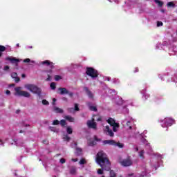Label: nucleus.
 Returning <instances> with one entry per match:
<instances>
[{
    "mask_svg": "<svg viewBox=\"0 0 177 177\" xmlns=\"http://www.w3.org/2000/svg\"><path fill=\"white\" fill-rule=\"evenodd\" d=\"M96 162L100 165L101 168L104 171H110L111 169V163L109 159L107 154L103 151H99L96 155Z\"/></svg>",
    "mask_w": 177,
    "mask_h": 177,
    "instance_id": "f257e3e1",
    "label": "nucleus"
},
{
    "mask_svg": "<svg viewBox=\"0 0 177 177\" xmlns=\"http://www.w3.org/2000/svg\"><path fill=\"white\" fill-rule=\"evenodd\" d=\"M24 86L26 89L30 91L32 93H35L36 95H38V96H41V93H42L41 88L35 84H25Z\"/></svg>",
    "mask_w": 177,
    "mask_h": 177,
    "instance_id": "f03ea898",
    "label": "nucleus"
},
{
    "mask_svg": "<svg viewBox=\"0 0 177 177\" xmlns=\"http://www.w3.org/2000/svg\"><path fill=\"white\" fill-rule=\"evenodd\" d=\"M86 74L91 78H97L99 77L97 70L93 68V67H87L86 68Z\"/></svg>",
    "mask_w": 177,
    "mask_h": 177,
    "instance_id": "7ed1b4c3",
    "label": "nucleus"
},
{
    "mask_svg": "<svg viewBox=\"0 0 177 177\" xmlns=\"http://www.w3.org/2000/svg\"><path fill=\"white\" fill-rule=\"evenodd\" d=\"M21 89V87L15 88V91L17 95H19V96H24V97H30V96H31V94H30V93L25 91H20Z\"/></svg>",
    "mask_w": 177,
    "mask_h": 177,
    "instance_id": "20e7f679",
    "label": "nucleus"
},
{
    "mask_svg": "<svg viewBox=\"0 0 177 177\" xmlns=\"http://www.w3.org/2000/svg\"><path fill=\"white\" fill-rule=\"evenodd\" d=\"M87 126L88 128H91L92 129H97V124H96V122H95V119L92 118L91 120L87 121Z\"/></svg>",
    "mask_w": 177,
    "mask_h": 177,
    "instance_id": "39448f33",
    "label": "nucleus"
},
{
    "mask_svg": "<svg viewBox=\"0 0 177 177\" xmlns=\"http://www.w3.org/2000/svg\"><path fill=\"white\" fill-rule=\"evenodd\" d=\"M122 167H131L132 165V160L129 158L124 159L120 162Z\"/></svg>",
    "mask_w": 177,
    "mask_h": 177,
    "instance_id": "423d86ee",
    "label": "nucleus"
},
{
    "mask_svg": "<svg viewBox=\"0 0 177 177\" xmlns=\"http://www.w3.org/2000/svg\"><path fill=\"white\" fill-rule=\"evenodd\" d=\"M174 124V120L171 118H166L165 120V125H162L163 128H165V127H172Z\"/></svg>",
    "mask_w": 177,
    "mask_h": 177,
    "instance_id": "0eeeda50",
    "label": "nucleus"
},
{
    "mask_svg": "<svg viewBox=\"0 0 177 177\" xmlns=\"http://www.w3.org/2000/svg\"><path fill=\"white\" fill-rule=\"evenodd\" d=\"M103 145H109V146H114L115 141L114 140H105L103 141Z\"/></svg>",
    "mask_w": 177,
    "mask_h": 177,
    "instance_id": "6e6552de",
    "label": "nucleus"
},
{
    "mask_svg": "<svg viewBox=\"0 0 177 177\" xmlns=\"http://www.w3.org/2000/svg\"><path fill=\"white\" fill-rule=\"evenodd\" d=\"M84 91L89 99H93V93H92V91H91L88 87H84Z\"/></svg>",
    "mask_w": 177,
    "mask_h": 177,
    "instance_id": "1a4fd4ad",
    "label": "nucleus"
},
{
    "mask_svg": "<svg viewBox=\"0 0 177 177\" xmlns=\"http://www.w3.org/2000/svg\"><path fill=\"white\" fill-rule=\"evenodd\" d=\"M105 128L106 129V132L108 133V136L113 138V136H114V133L113 132V130L110 129V126H106Z\"/></svg>",
    "mask_w": 177,
    "mask_h": 177,
    "instance_id": "9d476101",
    "label": "nucleus"
},
{
    "mask_svg": "<svg viewBox=\"0 0 177 177\" xmlns=\"http://www.w3.org/2000/svg\"><path fill=\"white\" fill-rule=\"evenodd\" d=\"M59 95H67V93H68L67 88L64 87L59 88Z\"/></svg>",
    "mask_w": 177,
    "mask_h": 177,
    "instance_id": "9b49d317",
    "label": "nucleus"
},
{
    "mask_svg": "<svg viewBox=\"0 0 177 177\" xmlns=\"http://www.w3.org/2000/svg\"><path fill=\"white\" fill-rule=\"evenodd\" d=\"M6 60H9V62H11V63H19V62H20V60H19V59L17 58H15V57H6Z\"/></svg>",
    "mask_w": 177,
    "mask_h": 177,
    "instance_id": "f8f14e48",
    "label": "nucleus"
},
{
    "mask_svg": "<svg viewBox=\"0 0 177 177\" xmlns=\"http://www.w3.org/2000/svg\"><path fill=\"white\" fill-rule=\"evenodd\" d=\"M108 124H109V125H111V127H113L114 125H115V124H118L117 122H115V120L111 118H109L107 120Z\"/></svg>",
    "mask_w": 177,
    "mask_h": 177,
    "instance_id": "ddd939ff",
    "label": "nucleus"
},
{
    "mask_svg": "<svg viewBox=\"0 0 177 177\" xmlns=\"http://www.w3.org/2000/svg\"><path fill=\"white\" fill-rule=\"evenodd\" d=\"M41 64L45 65L46 66H50L51 68H53V63L50 62V61L49 60H45L44 62H41Z\"/></svg>",
    "mask_w": 177,
    "mask_h": 177,
    "instance_id": "4468645a",
    "label": "nucleus"
},
{
    "mask_svg": "<svg viewBox=\"0 0 177 177\" xmlns=\"http://www.w3.org/2000/svg\"><path fill=\"white\" fill-rule=\"evenodd\" d=\"M87 106L91 111H97V108L95 106L91 105V102H88Z\"/></svg>",
    "mask_w": 177,
    "mask_h": 177,
    "instance_id": "2eb2a0df",
    "label": "nucleus"
},
{
    "mask_svg": "<svg viewBox=\"0 0 177 177\" xmlns=\"http://www.w3.org/2000/svg\"><path fill=\"white\" fill-rule=\"evenodd\" d=\"M53 111H55V113H59V114H62V113H64L63 109L57 106H54Z\"/></svg>",
    "mask_w": 177,
    "mask_h": 177,
    "instance_id": "dca6fc26",
    "label": "nucleus"
},
{
    "mask_svg": "<svg viewBox=\"0 0 177 177\" xmlns=\"http://www.w3.org/2000/svg\"><path fill=\"white\" fill-rule=\"evenodd\" d=\"M76 173H77V168L75 167V166H72L70 169V174L71 175H75Z\"/></svg>",
    "mask_w": 177,
    "mask_h": 177,
    "instance_id": "f3484780",
    "label": "nucleus"
},
{
    "mask_svg": "<svg viewBox=\"0 0 177 177\" xmlns=\"http://www.w3.org/2000/svg\"><path fill=\"white\" fill-rule=\"evenodd\" d=\"M75 154L78 156H82V149L77 147Z\"/></svg>",
    "mask_w": 177,
    "mask_h": 177,
    "instance_id": "a211bd4d",
    "label": "nucleus"
},
{
    "mask_svg": "<svg viewBox=\"0 0 177 177\" xmlns=\"http://www.w3.org/2000/svg\"><path fill=\"white\" fill-rule=\"evenodd\" d=\"M65 120L69 122H74V118L71 117V115L65 116Z\"/></svg>",
    "mask_w": 177,
    "mask_h": 177,
    "instance_id": "6ab92c4d",
    "label": "nucleus"
},
{
    "mask_svg": "<svg viewBox=\"0 0 177 177\" xmlns=\"http://www.w3.org/2000/svg\"><path fill=\"white\" fill-rule=\"evenodd\" d=\"M47 73L48 78L46 79V81H52V76H50V74H52V70L48 71Z\"/></svg>",
    "mask_w": 177,
    "mask_h": 177,
    "instance_id": "aec40b11",
    "label": "nucleus"
},
{
    "mask_svg": "<svg viewBox=\"0 0 177 177\" xmlns=\"http://www.w3.org/2000/svg\"><path fill=\"white\" fill-rule=\"evenodd\" d=\"M154 2H156L158 4V6H159V8H162V5H164V2L160 0H154Z\"/></svg>",
    "mask_w": 177,
    "mask_h": 177,
    "instance_id": "412c9836",
    "label": "nucleus"
},
{
    "mask_svg": "<svg viewBox=\"0 0 177 177\" xmlns=\"http://www.w3.org/2000/svg\"><path fill=\"white\" fill-rule=\"evenodd\" d=\"M114 146H118V147H119V149H122V147H124V144H122L120 142H117L115 141Z\"/></svg>",
    "mask_w": 177,
    "mask_h": 177,
    "instance_id": "4be33fe9",
    "label": "nucleus"
},
{
    "mask_svg": "<svg viewBox=\"0 0 177 177\" xmlns=\"http://www.w3.org/2000/svg\"><path fill=\"white\" fill-rule=\"evenodd\" d=\"M113 127V132H117V128H120V124L119 123H117V124H115Z\"/></svg>",
    "mask_w": 177,
    "mask_h": 177,
    "instance_id": "5701e85b",
    "label": "nucleus"
},
{
    "mask_svg": "<svg viewBox=\"0 0 177 177\" xmlns=\"http://www.w3.org/2000/svg\"><path fill=\"white\" fill-rule=\"evenodd\" d=\"M71 138L68 136V135H64L63 137V140H65L66 142H70Z\"/></svg>",
    "mask_w": 177,
    "mask_h": 177,
    "instance_id": "b1692460",
    "label": "nucleus"
},
{
    "mask_svg": "<svg viewBox=\"0 0 177 177\" xmlns=\"http://www.w3.org/2000/svg\"><path fill=\"white\" fill-rule=\"evenodd\" d=\"M66 132L68 135H71V133H73V129H71V127H68L66 128Z\"/></svg>",
    "mask_w": 177,
    "mask_h": 177,
    "instance_id": "393cba45",
    "label": "nucleus"
},
{
    "mask_svg": "<svg viewBox=\"0 0 177 177\" xmlns=\"http://www.w3.org/2000/svg\"><path fill=\"white\" fill-rule=\"evenodd\" d=\"M167 6L168 8H175V3L172 1L168 2Z\"/></svg>",
    "mask_w": 177,
    "mask_h": 177,
    "instance_id": "a878e982",
    "label": "nucleus"
},
{
    "mask_svg": "<svg viewBox=\"0 0 177 177\" xmlns=\"http://www.w3.org/2000/svg\"><path fill=\"white\" fill-rule=\"evenodd\" d=\"M59 124L61 127H66L67 125V122L64 120H61Z\"/></svg>",
    "mask_w": 177,
    "mask_h": 177,
    "instance_id": "bb28decb",
    "label": "nucleus"
},
{
    "mask_svg": "<svg viewBox=\"0 0 177 177\" xmlns=\"http://www.w3.org/2000/svg\"><path fill=\"white\" fill-rule=\"evenodd\" d=\"M50 88L51 89H53V91H55V89H56V83H55V82L50 83Z\"/></svg>",
    "mask_w": 177,
    "mask_h": 177,
    "instance_id": "cd10ccee",
    "label": "nucleus"
},
{
    "mask_svg": "<svg viewBox=\"0 0 177 177\" xmlns=\"http://www.w3.org/2000/svg\"><path fill=\"white\" fill-rule=\"evenodd\" d=\"M86 162V160L84 159V158H82L80 162H79V164L80 165H85V163Z\"/></svg>",
    "mask_w": 177,
    "mask_h": 177,
    "instance_id": "c85d7f7f",
    "label": "nucleus"
},
{
    "mask_svg": "<svg viewBox=\"0 0 177 177\" xmlns=\"http://www.w3.org/2000/svg\"><path fill=\"white\" fill-rule=\"evenodd\" d=\"M88 146H96V141L91 140L88 143Z\"/></svg>",
    "mask_w": 177,
    "mask_h": 177,
    "instance_id": "c756f323",
    "label": "nucleus"
},
{
    "mask_svg": "<svg viewBox=\"0 0 177 177\" xmlns=\"http://www.w3.org/2000/svg\"><path fill=\"white\" fill-rule=\"evenodd\" d=\"M5 50H6V47H5L4 46H1L0 45V52H5Z\"/></svg>",
    "mask_w": 177,
    "mask_h": 177,
    "instance_id": "7c9ffc66",
    "label": "nucleus"
},
{
    "mask_svg": "<svg viewBox=\"0 0 177 177\" xmlns=\"http://www.w3.org/2000/svg\"><path fill=\"white\" fill-rule=\"evenodd\" d=\"M55 81H60V80H62V76H60L59 75H56L55 76Z\"/></svg>",
    "mask_w": 177,
    "mask_h": 177,
    "instance_id": "2f4dec72",
    "label": "nucleus"
},
{
    "mask_svg": "<svg viewBox=\"0 0 177 177\" xmlns=\"http://www.w3.org/2000/svg\"><path fill=\"white\" fill-rule=\"evenodd\" d=\"M48 128H49L50 131H51L52 132H57L56 127H49Z\"/></svg>",
    "mask_w": 177,
    "mask_h": 177,
    "instance_id": "473e14b6",
    "label": "nucleus"
},
{
    "mask_svg": "<svg viewBox=\"0 0 177 177\" xmlns=\"http://www.w3.org/2000/svg\"><path fill=\"white\" fill-rule=\"evenodd\" d=\"M42 104H44V106H48L49 104V102H48L46 100H43L41 101Z\"/></svg>",
    "mask_w": 177,
    "mask_h": 177,
    "instance_id": "72a5a7b5",
    "label": "nucleus"
},
{
    "mask_svg": "<svg viewBox=\"0 0 177 177\" xmlns=\"http://www.w3.org/2000/svg\"><path fill=\"white\" fill-rule=\"evenodd\" d=\"M60 124V122L58 120H55L53 121V125H59Z\"/></svg>",
    "mask_w": 177,
    "mask_h": 177,
    "instance_id": "f704fd0d",
    "label": "nucleus"
},
{
    "mask_svg": "<svg viewBox=\"0 0 177 177\" xmlns=\"http://www.w3.org/2000/svg\"><path fill=\"white\" fill-rule=\"evenodd\" d=\"M103 169H103V168H102V169H98V170H97V174H98L99 175H103Z\"/></svg>",
    "mask_w": 177,
    "mask_h": 177,
    "instance_id": "c9c22d12",
    "label": "nucleus"
},
{
    "mask_svg": "<svg viewBox=\"0 0 177 177\" xmlns=\"http://www.w3.org/2000/svg\"><path fill=\"white\" fill-rule=\"evenodd\" d=\"M74 111H80V107H78V104H75Z\"/></svg>",
    "mask_w": 177,
    "mask_h": 177,
    "instance_id": "e433bc0d",
    "label": "nucleus"
},
{
    "mask_svg": "<svg viewBox=\"0 0 177 177\" xmlns=\"http://www.w3.org/2000/svg\"><path fill=\"white\" fill-rule=\"evenodd\" d=\"M145 154V151L142 150L141 151H140L139 153V156L140 157V158H143V155Z\"/></svg>",
    "mask_w": 177,
    "mask_h": 177,
    "instance_id": "4c0bfd02",
    "label": "nucleus"
},
{
    "mask_svg": "<svg viewBox=\"0 0 177 177\" xmlns=\"http://www.w3.org/2000/svg\"><path fill=\"white\" fill-rule=\"evenodd\" d=\"M127 127H129V129H132V126H131V121H128L127 122Z\"/></svg>",
    "mask_w": 177,
    "mask_h": 177,
    "instance_id": "58836bf2",
    "label": "nucleus"
},
{
    "mask_svg": "<svg viewBox=\"0 0 177 177\" xmlns=\"http://www.w3.org/2000/svg\"><path fill=\"white\" fill-rule=\"evenodd\" d=\"M30 62H31V59H30V58H26L24 59V63H30Z\"/></svg>",
    "mask_w": 177,
    "mask_h": 177,
    "instance_id": "ea45409f",
    "label": "nucleus"
},
{
    "mask_svg": "<svg viewBox=\"0 0 177 177\" xmlns=\"http://www.w3.org/2000/svg\"><path fill=\"white\" fill-rule=\"evenodd\" d=\"M11 77H12V78H16V77H17V73H12L11 74Z\"/></svg>",
    "mask_w": 177,
    "mask_h": 177,
    "instance_id": "a19ab883",
    "label": "nucleus"
},
{
    "mask_svg": "<svg viewBox=\"0 0 177 177\" xmlns=\"http://www.w3.org/2000/svg\"><path fill=\"white\" fill-rule=\"evenodd\" d=\"M14 78H15V82H20V77L17 76L16 77H14Z\"/></svg>",
    "mask_w": 177,
    "mask_h": 177,
    "instance_id": "79ce46f5",
    "label": "nucleus"
},
{
    "mask_svg": "<svg viewBox=\"0 0 177 177\" xmlns=\"http://www.w3.org/2000/svg\"><path fill=\"white\" fill-rule=\"evenodd\" d=\"M162 21H158L157 22V27H161L162 26Z\"/></svg>",
    "mask_w": 177,
    "mask_h": 177,
    "instance_id": "37998d69",
    "label": "nucleus"
},
{
    "mask_svg": "<svg viewBox=\"0 0 177 177\" xmlns=\"http://www.w3.org/2000/svg\"><path fill=\"white\" fill-rule=\"evenodd\" d=\"M59 162L61 164H64V162H66V159L64 158H61L60 160H59Z\"/></svg>",
    "mask_w": 177,
    "mask_h": 177,
    "instance_id": "c03bdc74",
    "label": "nucleus"
},
{
    "mask_svg": "<svg viewBox=\"0 0 177 177\" xmlns=\"http://www.w3.org/2000/svg\"><path fill=\"white\" fill-rule=\"evenodd\" d=\"M94 140H95V142H100V139L97 138V136H94Z\"/></svg>",
    "mask_w": 177,
    "mask_h": 177,
    "instance_id": "a18cd8bd",
    "label": "nucleus"
},
{
    "mask_svg": "<svg viewBox=\"0 0 177 177\" xmlns=\"http://www.w3.org/2000/svg\"><path fill=\"white\" fill-rule=\"evenodd\" d=\"M67 95H68L70 96V97H73V96H74V93L69 92V91H68V93H67Z\"/></svg>",
    "mask_w": 177,
    "mask_h": 177,
    "instance_id": "49530a36",
    "label": "nucleus"
},
{
    "mask_svg": "<svg viewBox=\"0 0 177 177\" xmlns=\"http://www.w3.org/2000/svg\"><path fill=\"white\" fill-rule=\"evenodd\" d=\"M74 110V109L73 108H68V111L69 112V113H73V111Z\"/></svg>",
    "mask_w": 177,
    "mask_h": 177,
    "instance_id": "de8ad7c7",
    "label": "nucleus"
},
{
    "mask_svg": "<svg viewBox=\"0 0 177 177\" xmlns=\"http://www.w3.org/2000/svg\"><path fill=\"white\" fill-rule=\"evenodd\" d=\"M8 70H9V66H6L4 67V71H8Z\"/></svg>",
    "mask_w": 177,
    "mask_h": 177,
    "instance_id": "09e8293b",
    "label": "nucleus"
},
{
    "mask_svg": "<svg viewBox=\"0 0 177 177\" xmlns=\"http://www.w3.org/2000/svg\"><path fill=\"white\" fill-rule=\"evenodd\" d=\"M72 161H73V162H77V161H78V158H72Z\"/></svg>",
    "mask_w": 177,
    "mask_h": 177,
    "instance_id": "8fccbe9b",
    "label": "nucleus"
},
{
    "mask_svg": "<svg viewBox=\"0 0 177 177\" xmlns=\"http://www.w3.org/2000/svg\"><path fill=\"white\" fill-rule=\"evenodd\" d=\"M6 95H10V91L6 90Z\"/></svg>",
    "mask_w": 177,
    "mask_h": 177,
    "instance_id": "3c124183",
    "label": "nucleus"
},
{
    "mask_svg": "<svg viewBox=\"0 0 177 177\" xmlns=\"http://www.w3.org/2000/svg\"><path fill=\"white\" fill-rule=\"evenodd\" d=\"M139 71V69L138 68H135L134 73H138Z\"/></svg>",
    "mask_w": 177,
    "mask_h": 177,
    "instance_id": "603ef678",
    "label": "nucleus"
},
{
    "mask_svg": "<svg viewBox=\"0 0 177 177\" xmlns=\"http://www.w3.org/2000/svg\"><path fill=\"white\" fill-rule=\"evenodd\" d=\"M15 113L16 114H19V113H20V109L17 110Z\"/></svg>",
    "mask_w": 177,
    "mask_h": 177,
    "instance_id": "864d4df0",
    "label": "nucleus"
},
{
    "mask_svg": "<svg viewBox=\"0 0 177 177\" xmlns=\"http://www.w3.org/2000/svg\"><path fill=\"white\" fill-rule=\"evenodd\" d=\"M160 12H162V13H165V10L161 9V10H160Z\"/></svg>",
    "mask_w": 177,
    "mask_h": 177,
    "instance_id": "5fc2aeb1",
    "label": "nucleus"
},
{
    "mask_svg": "<svg viewBox=\"0 0 177 177\" xmlns=\"http://www.w3.org/2000/svg\"><path fill=\"white\" fill-rule=\"evenodd\" d=\"M21 77H22V78H26V74H22Z\"/></svg>",
    "mask_w": 177,
    "mask_h": 177,
    "instance_id": "6e6d98bb",
    "label": "nucleus"
},
{
    "mask_svg": "<svg viewBox=\"0 0 177 177\" xmlns=\"http://www.w3.org/2000/svg\"><path fill=\"white\" fill-rule=\"evenodd\" d=\"M97 121H102V118H98L97 119Z\"/></svg>",
    "mask_w": 177,
    "mask_h": 177,
    "instance_id": "4d7b16f0",
    "label": "nucleus"
},
{
    "mask_svg": "<svg viewBox=\"0 0 177 177\" xmlns=\"http://www.w3.org/2000/svg\"><path fill=\"white\" fill-rule=\"evenodd\" d=\"M0 145H3V141H2V140H0Z\"/></svg>",
    "mask_w": 177,
    "mask_h": 177,
    "instance_id": "13d9d810",
    "label": "nucleus"
},
{
    "mask_svg": "<svg viewBox=\"0 0 177 177\" xmlns=\"http://www.w3.org/2000/svg\"><path fill=\"white\" fill-rule=\"evenodd\" d=\"M128 176H133V174H129Z\"/></svg>",
    "mask_w": 177,
    "mask_h": 177,
    "instance_id": "bf43d9fd",
    "label": "nucleus"
},
{
    "mask_svg": "<svg viewBox=\"0 0 177 177\" xmlns=\"http://www.w3.org/2000/svg\"><path fill=\"white\" fill-rule=\"evenodd\" d=\"M19 133H24V131L20 130Z\"/></svg>",
    "mask_w": 177,
    "mask_h": 177,
    "instance_id": "052dcab7",
    "label": "nucleus"
},
{
    "mask_svg": "<svg viewBox=\"0 0 177 177\" xmlns=\"http://www.w3.org/2000/svg\"><path fill=\"white\" fill-rule=\"evenodd\" d=\"M53 102H56V98H53Z\"/></svg>",
    "mask_w": 177,
    "mask_h": 177,
    "instance_id": "680f3d73",
    "label": "nucleus"
},
{
    "mask_svg": "<svg viewBox=\"0 0 177 177\" xmlns=\"http://www.w3.org/2000/svg\"><path fill=\"white\" fill-rule=\"evenodd\" d=\"M3 53L0 52V57H2Z\"/></svg>",
    "mask_w": 177,
    "mask_h": 177,
    "instance_id": "e2e57ef3",
    "label": "nucleus"
},
{
    "mask_svg": "<svg viewBox=\"0 0 177 177\" xmlns=\"http://www.w3.org/2000/svg\"><path fill=\"white\" fill-rule=\"evenodd\" d=\"M136 151H139V149L138 147L136 149Z\"/></svg>",
    "mask_w": 177,
    "mask_h": 177,
    "instance_id": "0e129e2a",
    "label": "nucleus"
},
{
    "mask_svg": "<svg viewBox=\"0 0 177 177\" xmlns=\"http://www.w3.org/2000/svg\"><path fill=\"white\" fill-rule=\"evenodd\" d=\"M43 143H46V140H43Z\"/></svg>",
    "mask_w": 177,
    "mask_h": 177,
    "instance_id": "69168bd1",
    "label": "nucleus"
},
{
    "mask_svg": "<svg viewBox=\"0 0 177 177\" xmlns=\"http://www.w3.org/2000/svg\"><path fill=\"white\" fill-rule=\"evenodd\" d=\"M29 48H30V49H32V46H29Z\"/></svg>",
    "mask_w": 177,
    "mask_h": 177,
    "instance_id": "338daca9",
    "label": "nucleus"
},
{
    "mask_svg": "<svg viewBox=\"0 0 177 177\" xmlns=\"http://www.w3.org/2000/svg\"><path fill=\"white\" fill-rule=\"evenodd\" d=\"M17 46L19 48V44H17Z\"/></svg>",
    "mask_w": 177,
    "mask_h": 177,
    "instance_id": "774afa93",
    "label": "nucleus"
}]
</instances>
